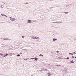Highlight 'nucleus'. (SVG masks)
<instances>
[{"instance_id": "obj_14", "label": "nucleus", "mask_w": 76, "mask_h": 76, "mask_svg": "<svg viewBox=\"0 0 76 76\" xmlns=\"http://www.w3.org/2000/svg\"><path fill=\"white\" fill-rule=\"evenodd\" d=\"M69 54H70L71 55H73V53H69Z\"/></svg>"}, {"instance_id": "obj_13", "label": "nucleus", "mask_w": 76, "mask_h": 76, "mask_svg": "<svg viewBox=\"0 0 76 76\" xmlns=\"http://www.w3.org/2000/svg\"><path fill=\"white\" fill-rule=\"evenodd\" d=\"M57 66H58V67H60L61 66V65H57Z\"/></svg>"}, {"instance_id": "obj_28", "label": "nucleus", "mask_w": 76, "mask_h": 76, "mask_svg": "<svg viewBox=\"0 0 76 76\" xmlns=\"http://www.w3.org/2000/svg\"><path fill=\"white\" fill-rule=\"evenodd\" d=\"M32 60H34V58H32Z\"/></svg>"}, {"instance_id": "obj_8", "label": "nucleus", "mask_w": 76, "mask_h": 76, "mask_svg": "<svg viewBox=\"0 0 76 76\" xmlns=\"http://www.w3.org/2000/svg\"><path fill=\"white\" fill-rule=\"evenodd\" d=\"M56 40H57V39H56L55 38H53V41H56Z\"/></svg>"}, {"instance_id": "obj_2", "label": "nucleus", "mask_w": 76, "mask_h": 76, "mask_svg": "<svg viewBox=\"0 0 76 76\" xmlns=\"http://www.w3.org/2000/svg\"><path fill=\"white\" fill-rule=\"evenodd\" d=\"M10 20L12 21H15V20H16V19L15 18H11L10 19Z\"/></svg>"}, {"instance_id": "obj_9", "label": "nucleus", "mask_w": 76, "mask_h": 76, "mask_svg": "<svg viewBox=\"0 0 76 76\" xmlns=\"http://www.w3.org/2000/svg\"><path fill=\"white\" fill-rule=\"evenodd\" d=\"M28 23H31V20H28L27 21Z\"/></svg>"}, {"instance_id": "obj_26", "label": "nucleus", "mask_w": 76, "mask_h": 76, "mask_svg": "<svg viewBox=\"0 0 76 76\" xmlns=\"http://www.w3.org/2000/svg\"><path fill=\"white\" fill-rule=\"evenodd\" d=\"M31 58V59H32V58Z\"/></svg>"}, {"instance_id": "obj_7", "label": "nucleus", "mask_w": 76, "mask_h": 76, "mask_svg": "<svg viewBox=\"0 0 76 76\" xmlns=\"http://www.w3.org/2000/svg\"><path fill=\"white\" fill-rule=\"evenodd\" d=\"M38 58L36 57L34 58V59H35V60H36V61H37L38 60Z\"/></svg>"}, {"instance_id": "obj_15", "label": "nucleus", "mask_w": 76, "mask_h": 76, "mask_svg": "<svg viewBox=\"0 0 76 76\" xmlns=\"http://www.w3.org/2000/svg\"><path fill=\"white\" fill-rule=\"evenodd\" d=\"M6 56H7H7H8V55H9V54H6Z\"/></svg>"}, {"instance_id": "obj_5", "label": "nucleus", "mask_w": 76, "mask_h": 76, "mask_svg": "<svg viewBox=\"0 0 76 76\" xmlns=\"http://www.w3.org/2000/svg\"><path fill=\"white\" fill-rule=\"evenodd\" d=\"M56 23H61V21L56 22Z\"/></svg>"}, {"instance_id": "obj_24", "label": "nucleus", "mask_w": 76, "mask_h": 76, "mask_svg": "<svg viewBox=\"0 0 76 76\" xmlns=\"http://www.w3.org/2000/svg\"><path fill=\"white\" fill-rule=\"evenodd\" d=\"M28 3H25V4H28Z\"/></svg>"}, {"instance_id": "obj_10", "label": "nucleus", "mask_w": 76, "mask_h": 76, "mask_svg": "<svg viewBox=\"0 0 76 76\" xmlns=\"http://www.w3.org/2000/svg\"><path fill=\"white\" fill-rule=\"evenodd\" d=\"M0 7H1V8H3L4 7V6L1 5Z\"/></svg>"}, {"instance_id": "obj_27", "label": "nucleus", "mask_w": 76, "mask_h": 76, "mask_svg": "<svg viewBox=\"0 0 76 76\" xmlns=\"http://www.w3.org/2000/svg\"><path fill=\"white\" fill-rule=\"evenodd\" d=\"M57 53H59V52H58V51H57Z\"/></svg>"}, {"instance_id": "obj_1", "label": "nucleus", "mask_w": 76, "mask_h": 76, "mask_svg": "<svg viewBox=\"0 0 76 76\" xmlns=\"http://www.w3.org/2000/svg\"><path fill=\"white\" fill-rule=\"evenodd\" d=\"M32 38L34 39H39V38L37 36H32Z\"/></svg>"}, {"instance_id": "obj_31", "label": "nucleus", "mask_w": 76, "mask_h": 76, "mask_svg": "<svg viewBox=\"0 0 76 76\" xmlns=\"http://www.w3.org/2000/svg\"><path fill=\"white\" fill-rule=\"evenodd\" d=\"M26 60H27V59H26Z\"/></svg>"}, {"instance_id": "obj_21", "label": "nucleus", "mask_w": 76, "mask_h": 76, "mask_svg": "<svg viewBox=\"0 0 76 76\" xmlns=\"http://www.w3.org/2000/svg\"><path fill=\"white\" fill-rule=\"evenodd\" d=\"M22 38H24V36H22Z\"/></svg>"}, {"instance_id": "obj_11", "label": "nucleus", "mask_w": 76, "mask_h": 76, "mask_svg": "<svg viewBox=\"0 0 76 76\" xmlns=\"http://www.w3.org/2000/svg\"><path fill=\"white\" fill-rule=\"evenodd\" d=\"M10 56H12V53H10Z\"/></svg>"}, {"instance_id": "obj_12", "label": "nucleus", "mask_w": 76, "mask_h": 76, "mask_svg": "<svg viewBox=\"0 0 76 76\" xmlns=\"http://www.w3.org/2000/svg\"><path fill=\"white\" fill-rule=\"evenodd\" d=\"M70 63H74V62L72 61H71L70 62Z\"/></svg>"}, {"instance_id": "obj_17", "label": "nucleus", "mask_w": 76, "mask_h": 76, "mask_svg": "<svg viewBox=\"0 0 76 76\" xmlns=\"http://www.w3.org/2000/svg\"><path fill=\"white\" fill-rule=\"evenodd\" d=\"M17 56H18V57H19V54H18L17 55Z\"/></svg>"}, {"instance_id": "obj_30", "label": "nucleus", "mask_w": 76, "mask_h": 76, "mask_svg": "<svg viewBox=\"0 0 76 76\" xmlns=\"http://www.w3.org/2000/svg\"><path fill=\"white\" fill-rule=\"evenodd\" d=\"M75 58H76V56L75 57Z\"/></svg>"}, {"instance_id": "obj_29", "label": "nucleus", "mask_w": 76, "mask_h": 76, "mask_svg": "<svg viewBox=\"0 0 76 76\" xmlns=\"http://www.w3.org/2000/svg\"><path fill=\"white\" fill-rule=\"evenodd\" d=\"M13 55H15V54H14V53H13Z\"/></svg>"}, {"instance_id": "obj_22", "label": "nucleus", "mask_w": 76, "mask_h": 76, "mask_svg": "<svg viewBox=\"0 0 76 76\" xmlns=\"http://www.w3.org/2000/svg\"><path fill=\"white\" fill-rule=\"evenodd\" d=\"M10 18H12V17H9Z\"/></svg>"}, {"instance_id": "obj_6", "label": "nucleus", "mask_w": 76, "mask_h": 76, "mask_svg": "<svg viewBox=\"0 0 76 76\" xmlns=\"http://www.w3.org/2000/svg\"><path fill=\"white\" fill-rule=\"evenodd\" d=\"M4 40H10L8 38H5L4 39Z\"/></svg>"}, {"instance_id": "obj_18", "label": "nucleus", "mask_w": 76, "mask_h": 76, "mask_svg": "<svg viewBox=\"0 0 76 76\" xmlns=\"http://www.w3.org/2000/svg\"><path fill=\"white\" fill-rule=\"evenodd\" d=\"M4 57H6V55H4Z\"/></svg>"}, {"instance_id": "obj_19", "label": "nucleus", "mask_w": 76, "mask_h": 76, "mask_svg": "<svg viewBox=\"0 0 76 76\" xmlns=\"http://www.w3.org/2000/svg\"><path fill=\"white\" fill-rule=\"evenodd\" d=\"M0 56H3V54H0Z\"/></svg>"}, {"instance_id": "obj_23", "label": "nucleus", "mask_w": 76, "mask_h": 76, "mask_svg": "<svg viewBox=\"0 0 76 76\" xmlns=\"http://www.w3.org/2000/svg\"><path fill=\"white\" fill-rule=\"evenodd\" d=\"M22 54V53H20V54Z\"/></svg>"}, {"instance_id": "obj_25", "label": "nucleus", "mask_w": 76, "mask_h": 76, "mask_svg": "<svg viewBox=\"0 0 76 76\" xmlns=\"http://www.w3.org/2000/svg\"><path fill=\"white\" fill-rule=\"evenodd\" d=\"M72 58H75V57H73V56H72Z\"/></svg>"}, {"instance_id": "obj_16", "label": "nucleus", "mask_w": 76, "mask_h": 76, "mask_svg": "<svg viewBox=\"0 0 76 76\" xmlns=\"http://www.w3.org/2000/svg\"><path fill=\"white\" fill-rule=\"evenodd\" d=\"M66 59H69V57H67V58H66Z\"/></svg>"}, {"instance_id": "obj_3", "label": "nucleus", "mask_w": 76, "mask_h": 76, "mask_svg": "<svg viewBox=\"0 0 76 76\" xmlns=\"http://www.w3.org/2000/svg\"><path fill=\"white\" fill-rule=\"evenodd\" d=\"M1 15H2V16H5V17H7L6 15L5 14H1Z\"/></svg>"}, {"instance_id": "obj_4", "label": "nucleus", "mask_w": 76, "mask_h": 76, "mask_svg": "<svg viewBox=\"0 0 76 76\" xmlns=\"http://www.w3.org/2000/svg\"><path fill=\"white\" fill-rule=\"evenodd\" d=\"M47 75H48V76H51V73L50 72H48L47 73Z\"/></svg>"}, {"instance_id": "obj_20", "label": "nucleus", "mask_w": 76, "mask_h": 76, "mask_svg": "<svg viewBox=\"0 0 76 76\" xmlns=\"http://www.w3.org/2000/svg\"><path fill=\"white\" fill-rule=\"evenodd\" d=\"M74 54H76V52H74Z\"/></svg>"}]
</instances>
